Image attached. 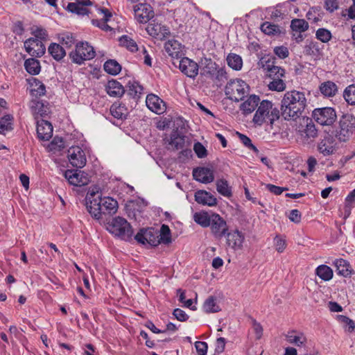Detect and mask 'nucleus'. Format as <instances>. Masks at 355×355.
Instances as JSON below:
<instances>
[{
    "label": "nucleus",
    "instance_id": "nucleus-1",
    "mask_svg": "<svg viewBox=\"0 0 355 355\" xmlns=\"http://www.w3.org/2000/svg\"><path fill=\"white\" fill-rule=\"evenodd\" d=\"M306 105V98L303 92L296 90L287 92L282 100V116L286 121L300 119Z\"/></svg>",
    "mask_w": 355,
    "mask_h": 355
},
{
    "label": "nucleus",
    "instance_id": "nucleus-2",
    "mask_svg": "<svg viewBox=\"0 0 355 355\" xmlns=\"http://www.w3.org/2000/svg\"><path fill=\"white\" fill-rule=\"evenodd\" d=\"M295 130L297 141L304 146L313 144L318 135V129L312 119L309 117L300 118Z\"/></svg>",
    "mask_w": 355,
    "mask_h": 355
},
{
    "label": "nucleus",
    "instance_id": "nucleus-3",
    "mask_svg": "<svg viewBox=\"0 0 355 355\" xmlns=\"http://www.w3.org/2000/svg\"><path fill=\"white\" fill-rule=\"evenodd\" d=\"M279 117L280 112L278 108L274 107L271 101L263 100L254 115L253 122L258 125H261L264 122L268 121L272 126Z\"/></svg>",
    "mask_w": 355,
    "mask_h": 355
},
{
    "label": "nucleus",
    "instance_id": "nucleus-4",
    "mask_svg": "<svg viewBox=\"0 0 355 355\" xmlns=\"http://www.w3.org/2000/svg\"><path fill=\"white\" fill-rule=\"evenodd\" d=\"M200 76L210 78L216 84H222L227 80V73L211 58H205L201 61Z\"/></svg>",
    "mask_w": 355,
    "mask_h": 355
},
{
    "label": "nucleus",
    "instance_id": "nucleus-5",
    "mask_svg": "<svg viewBox=\"0 0 355 355\" xmlns=\"http://www.w3.org/2000/svg\"><path fill=\"white\" fill-rule=\"evenodd\" d=\"M249 91V85L241 79L230 80L225 89V95L236 102L242 101L248 94Z\"/></svg>",
    "mask_w": 355,
    "mask_h": 355
},
{
    "label": "nucleus",
    "instance_id": "nucleus-6",
    "mask_svg": "<svg viewBox=\"0 0 355 355\" xmlns=\"http://www.w3.org/2000/svg\"><path fill=\"white\" fill-rule=\"evenodd\" d=\"M96 56L94 47L87 42H80L76 44V49L69 53L72 62L81 64L86 60H92Z\"/></svg>",
    "mask_w": 355,
    "mask_h": 355
},
{
    "label": "nucleus",
    "instance_id": "nucleus-7",
    "mask_svg": "<svg viewBox=\"0 0 355 355\" xmlns=\"http://www.w3.org/2000/svg\"><path fill=\"white\" fill-rule=\"evenodd\" d=\"M110 232L121 239L128 241L133 234L130 224L123 218L118 216L112 219L110 224Z\"/></svg>",
    "mask_w": 355,
    "mask_h": 355
},
{
    "label": "nucleus",
    "instance_id": "nucleus-8",
    "mask_svg": "<svg viewBox=\"0 0 355 355\" xmlns=\"http://www.w3.org/2000/svg\"><path fill=\"white\" fill-rule=\"evenodd\" d=\"M86 207L91 216L97 220L102 218L103 211L101 205V196L98 191L89 190L87 193Z\"/></svg>",
    "mask_w": 355,
    "mask_h": 355
},
{
    "label": "nucleus",
    "instance_id": "nucleus-9",
    "mask_svg": "<svg viewBox=\"0 0 355 355\" xmlns=\"http://www.w3.org/2000/svg\"><path fill=\"white\" fill-rule=\"evenodd\" d=\"M312 117L322 125H331L336 121V110L331 107L315 108L312 112Z\"/></svg>",
    "mask_w": 355,
    "mask_h": 355
},
{
    "label": "nucleus",
    "instance_id": "nucleus-10",
    "mask_svg": "<svg viewBox=\"0 0 355 355\" xmlns=\"http://www.w3.org/2000/svg\"><path fill=\"white\" fill-rule=\"evenodd\" d=\"M340 130L336 137L340 141H345L355 130V116L352 114H344L339 121Z\"/></svg>",
    "mask_w": 355,
    "mask_h": 355
},
{
    "label": "nucleus",
    "instance_id": "nucleus-11",
    "mask_svg": "<svg viewBox=\"0 0 355 355\" xmlns=\"http://www.w3.org/2000/svg\"><path fill=\"white\" fill-rule=\"evenodd\" d=\"M135 239L141 244H148L150 246H157L160 243L159 232L153 228L141 229Z\"/></svg>",
    "mask_w": 355,
    "mask_h": 355
},
{
    "label": "nucleus",
    "instance_id": "nucleus-12",
    "mask_svg": "<svg viewBox=\"0 0 355 355\" xmlns=\"http://www.w3.org/2000/svg\"><path fill=\"white\" fill-rule=\"evenodd\" d=\"M173 64L176 67L178 64L180 70L189 78H194L198 73V64L187 57L183 56L180 60L174 61Z\"/></svg>",
    "mask_w": 355,
    "mask_h": 355
},
{
    "label": "nucleus",
    "instance_id": "nucleus-13",
    "mask_svg": "<svg viewBox=\"0 0 355 355\" xmlns=\"http://www.w3.org/2000/svg\"><path fill=\"white\" fill-rule=\"evenodd\" d=\"M209 226L211 233L216 238L218 239L224 236L228 230L226 221L218 214H211V220Z\"/></svg>",
    "mask_w": 355,
    "mask_h": 355
},
{
    "label": "nucleus",
    "instance_id": "nucleus-14",
    "mask_svg": "<svg viewBox=\"0 0 355 355\" xmlns=\"http://www.w3.org/2000/svg\"><path fill=\"white\" fill-rule=\"evenodd\" d=\"M26 51L33 57L40 58L46 51L44 44L41 40L30 37L24 42Z\"/></svg>",
    "mask_w": 355,
    "mask_h": 355
},
{
    "label": "nucleus",
    "instance_id": "nucleus-15",
    "mask_svg": "<svg viewBox=\"0 0 355 355\" xmlns=\"http://www.w3.org/2000/svg\"><path fill=\"white\" fill-rule=\"evenodd\" d=\"M68 158L70 164L74 167L81 168L86 164L85 153L79 146H72L68 150Z\"/></svg>",
    "mask_w": 355,
    "mask_h": 355
},
{
    "label": "nucleus",
    "instance_id": "nucleus-16",
    "mask_svg": "<svg viewBox=\"0 0 355 355\" xmlns=\"http://www.w3.org/2000/svg\"><path fill=\"white\" fill-rule=\"evenodd\" d=\"M262 68L267 71L268 76L271 79L276 78H283L285 76L284 69L275 65L274 58L266 60L262 58L260 60Z\"/></svg>",
    "mask_w": 355,
    "mask_h": 355
},
{
    "label": "nucleus",
    "instance_id": "nucleus-17",
    "mask_svg": "<svg viewBox=\"0 0 355 355\" xmlns=\"http://www.w3.org/2000/svg\"><path fill=\"white\" fill-rule=\"evenodd\" d=\"M135 17L139 23H147L154 17V12L150 5L139 3L134 6Z\"/></svg>",
    "mask_w": 355,
    "mask_h": 355
},
{
    "label": "nucleus",
    "instance_id": "nucleus-18",
    "mask_svg": "<svg viewBox=\"0 0 355 355\" xmlns=\"http://www.w3.org/2000/svg\"><path fill=\"white\" fill-rule=\"evenodd\" d=\"M146 30L150 36L159 40H163L170 34L168 27L162 25L155 21L150 22Z\"/></svg>",
    "mask_w": 355,
    "mask_h": 355
},
{
    "label": "nucleus",
    "instance_id": "nucleus-19",
    "mask_svg": "<svg viewBox=\"0 0 355 355\" xmlns=\"http://www.w3.org/2000/svg\"><path fill=\"white\" fill-rule=\"evenodd\" d=\"M146 103L148 108L157 114H163L166 111V103L162 99L155 94H148L146 99Z\"/></svg>",
    "mask_w": 355,
    "mask_h": 355
},
{
    "label": "nucleus",
    "instance_id": "nucleus-20",
    "mask_svg": "<svg viewBox=\"0 0 355 355\" xmlns=\"http://www.w3.org/2000/svg\"><path fill=\"white\" fill-rule=\"evenodd\" d=\"M166 52L172 59L182 58L184 55V46L175 40H170L164 44Z\"/></svg>",
    "mask_w": 355,
    "mask_h": 355
},
{
    "label": "nucleus",
    "instance_id": "nucleus-21",
    "mask_svg": "<svg viewBox=\"0 0 355 355\" xmlns=\"http://www.w3.org/2000/svg\"><path fill=\"white\" fill-rule=\"evenodd\" d=\"M65 178L70 184L81 187L88 184L89 178L82 171L67 170L64 173Z\"/></svg>",
    "mask_w": 355,
    "mask_h": 355
},
{
    "label": "nucleus",
    "instance_id": "nucleus-22",
    "mask_svg": "<svg viewBox=\"0 0 355 355\" xmlns=\"http://www.w3.org/2000/svg\"><path fill=\"white\" fill-rule=\"evenodd\" d=\"M193 177L196 181L204 184L210 183L214 180L213 171L207 167L194 168Z\"/></svg>",
    "mask_w": 355,
    "mask_h": 355
},
{
    "label": "nucleus",
    "instance_id": "nucleus-23",
    "mask_svg": "<svg viewBox=\"0 0 355 355\" xmlns=\"http://www.w3.org/2000/svg\"><path fill=\"white\" fill-rule=\"evenodd\" d=\"M37 134L40 140H49L53 135V126L51 123L46 120L37 121Z\"/></svg>",
    "mask_w": 355,
    "mask_h": 355
},
{
    "label": "nucleus",
    "instance_id": "nucleus-24",
    "mask_svg": "<svg viewBox=\"0 0 355 355\" xmlns=\"http://www.w3.org/2000/svg\"><path fill=\"white\" fill-rule=\"evenodd\" d=\"M101 12L103 14L102 19H92V23L94 26H97L104 31H113L114 28L107 24L112 17V12L107 8H102L100 10Z\"/></svg>",
    "mask_w": 355,
    "mask_h": 355
},
{
    "label": "nucleus",
    "instance_id": "nucleus-25",
    "mask_svg": "<svg viewBox=\"0 0 355 355\" xmlns=\"http://www.w3.org/2000/svg\"><path fill=\"white\" fill-rule=\"evenodd\" d=\"M195 200L201 205L215 206L217 204V199L209 192L205 190H198L195 193Z\"/></svg>",
    "mask_w": 355,
    "mask_h": 355
},
{
    "label": "nucleus",
    "instance_id": "nucleus-26",
    "mask_svg": "<svg viewBox=\"0 0 355 355\" xmlns=\"http://www.w3.org/2000/svg\"><path fill=\"white\" fill-rule=\"evenodd\" d=\"M30 107L35 119H37L38 116L44 117L46 116L49 112L48 105L36 98L31 101Z\"/></svg>",
    "mask_w": 355,
    "mask_h": 355
},
{
    "label": "nucleus",
    "instance_id": "nucleus-27",
    "mask_svg": "<svg viewBox=\"0 0 355 355\" xmlns=\"http://www.w3.org/2000/svg\"><path fill=\"white\" fill-rule=\"evenodd\" d=\"M107 93L112 97H121L125 93L123 85L116 80H110L106 85Z\"/></svg>",
    "mask_w": 355,
    "mask_h": 355
},
{
    "label": "nucleus",
    "instance_id": "nucleus-28",
    "mask_svg": "<svg viewBox=\"0 0 355 355\" xmlns=\"http://www.w3.org/2000/svg\"><path fill=\"white\" fill-rule=\"evenodd\" d=\"M334 266L336 268L337 273L345 277H350L353 272L349 263L343 259H336L334 261Z\"/></svg>",
    "mask_w": 355,
    "mask_h": 355
},
{
    "label": "nucleus",
    "instance_id": "nucleus-29",
    "mask_svg": "<svg viewBox=\"0 0 355 355\" xmlns=\"http://www.w3.org/2000/svg\"><path fill=\"white\" fill-rule=\"evenodd\" d=\"M244 237L241 232L235 230L227 234V243L233 249L242 246Z\"/></svg>",
    "mask_w": 355,
    "mask_h": 355
},
{
    "label": "nucleus",
    "instance_id": "nucleus-30",
    "mask_svg": "<svg viewBox=\"0 0 355 355\" xmlns=\"http://www.w3.org/2000/svg\"><path fill=\"white\" fill-rule=\"evenodd\" d=\"M103 214H112L117 211L118 202L110 197L101 198Z\"/></svg>",
    "mask_w": 355,
    "mask_h": 355
},
{
    "label": "nucleus",
    "instance_id": "nucleus-31",
    "mask_svg": "<svg viewBox=\"0 0 355 355\" xmlns=\"http://www.w3.org/2000/svg\"><path fill=\"white\" fill-rule=\"evenodd\" d=\"M259 101L260 99L258 96L250 95L249 98L241 105L240 109L245 114H250L257 107Z\"/></svg>",
    "mask_w": 355,
    "mask_h": 355
},
{
    "label": "nucleus",
    "instance_id": "nucleus-32",
    "mask_svg": "<svg viewBox=\"0 0 355 355\" xmlns=\"http://www.w3.org/2000/svg\"><path fill=\"white\" fill-rule=\"evenodd\" d=\"M48 52L56 61H60L66 55L64 47L57 43H51L48 48Z\"/></svg>",
    "mask_w": 355,
    "mask_h": 355
},
{
    "label": "nucleus",
    "instance_id": "nucleus-33",
    "mask_svg": "<svg viewBox=\"0 0 355 355\" xmlns=\"http://www.w3.org/2000/svg\"><path fill=\"white\" fill-rule=\"evenodd\" d=\"M320 92L327 97H333L338 92L337 85L332 81H325L320 85Z\"/></svg>",
    "mask_w": 355,
    "mask_h": 355
},
{
    "label": "nucleus",
    "instance_id": "nucleus-34",
    "mask_svg": "<svg viewBox=\"0 0 355 355\" xmlns=\"http://www.w3.org/2000/svg\"><path fill=\"white\" fill-rule=\"evenodd\" d=\"M287 341L297 347H302L306 343V338L303 334H296L295 331L288 332L286 336Z\"/></svg>",
    "mask_w": 355,
    "mask_h": 355
},
{
    "label": "nucleus",
    "instance_id": "nucleus-35",
    "mask_svg": "<svg viewBox=\"0 0 355 355\" xmlns=\"http://www.w3.org/2000/svg\"><path fill=\"white\" fill-rule=\"evenodd\" d=\"M24 67L27 72L32 75H37L41 69L40 62L34 58L26 60Z\"/></svg>",
    "mask_w": 355,
    "mask_h": 355
},
{
    "label": "nucleus",
    "instance_id": "nucleus-36",
    "mask_svg": "<svg viewBox=\"0 0 355 355\" xmlns=\"http://www.w3.org/2000/svg\"><path fill=\"white\" fill-rule=\"evenodd\" d=\"M217 191L225 197H230L232 195V188L229 186L228 182L225 179H219L216 180Z\"/></svg>",
    "mask_w": 355,
    "mask_h": 355
},
{
    "label": "nucleus",
    "instance_id": "nucleus-37",
    "mask_svg": "<svg viewBox=\"0 0 355 355\" xmlns=\"http://www.w3.org/2000/svg\"><path fill=\"white\" fill-rule=\"evenodd\" d=\"M193 220L196 223L202 227H207L210 225L211 215L209 216L208 213L204 211L196 212L193 215Z\"/></svg>",
    "mask_w": 355,
    "mask_h": 355
},
{
    "label": "nucleus",
    "instance_id": "nucleus-38",
    "mask_svg": "<svg viewBox=\"0 0 355 355\" xmlns=\"http://www.w3.org/2000/svg\"><path fill=\"white\" fill-rule=\"evenodd\" d=\"M216 297L209 296L203 304V309L206 313H217L220 311L219 306L216 303Z\"/></svg>",
    "mask_w": 355,
    "mask_h": 355
},
{
    "label": "nucleus",
    "instance_id": "nucleus-39",
    "mask_svg": "<svg viewBox=\"0 0 355 355\" xmlns=\"http://www.w3.org/2000/svg\"><path fill=\"white\" fill-rule=\"evenodd\" d=\"M316 275L324 281H329L333 277L332 269L326 265H320L315 270Z\"/></svg>",
    "mask_w": 355,
    "mask_h": 355
},
{
    "label": "nucleus",
    "instance_id": "nucleus-40",
    "mask_svg": "<svg viewBox=\"0 0 355 355\" xmlns=\"http://www.w3.org/2000/svg\"><path fill=\"white\" fill-rule=\"evenodd\" d=\"M104 70L109 74L116 76L121 70V66L115 60H108L104 63Z\"/></svg>",
    "mask_w": 355,
    "mask_h": 355
},
{
    "label": "nucleus",
    "instance_id": "nucleus-41",
    "mask_svg": "<svg viewBox=\"0 0 355 355\" xmlns=\"http://www.w3.org/2000/svg\"><path fill=\"white\" fill-rule=\"evenodd\" d=\"M119 42L121 46L125 47L128 50L132 52H136L138 51V46L136 42L126 35H122L119 38Z\"/></svg>",
    "mask_w": 355,
    "mask_h": 355
},
{
    "label": "nucleus",
    "instance_id": "nucleus-42",
    "mask_svg": "<svg viewBox=\"0 0 355 355\" xmlns=\"http://www.w3.org/2000/svg\"><path fill=\"white\" fill-rule=\"evenodd\" d=\"M330 139L322 140L318 146V150L324 156L332 155L335 150L334 146L330 142Z\"/></svg>",
    "mask_w": 355,
    "mask_h": 355
},
{
    "label": "nucleus",
    "instance_id": "nucleus-43",
    "mask_svg": "<svg viewBox=\"0 0 355 355\" xmlns=\"http://www.w3.org/2000/svg\"><path fill=\"white\" fill-rule=\"evenodd\" d=\"M227 64L232 69L239 71L242 68L243 61L240 55L230 53L227 58Z\"/></svg>",
    "mask_w": 355,
    "mask_h": 355
},
{
    "label": "nucleus",
    "instance_id": "nucleus-44",
    "mask_svg": "<svg viewBox=\"0 0 355 355\" xmlns=\"http://www.w3.org/2000/svg\"><path fill=\"white\" fill-rule=\"evenodd\" d=\"M291 28L293 31L301 33L309 29V24L303 19H294L291 22Z\"/></svg>",
    "mask_w": 355,
    "mask_h": 355
},
{
    "label": "nucleus",
    "instance_id": "nucleus-45",
    "mask_svg": "<svg viewBox=\"0 0 355 355\" xmlns=\"http://www.w3.org/2000/svg\"><path fill=\"white\" fill-rule=\"evenodd\" d=\"M143 91V87L136 81L129 82L128 85L127 94L132 98H137Z\"/></svg>",
    "mask_w": 355,
    "mask_h": 355
},
{
    "label": "nucleus",
    "instance_id": "nucleus-46",
    "mask_svg": "<svg viewBox=\"0 0 355 355\" xmlns=\"http://www.w3.org/2000/svg\"><path fill=\"white\" fill-rule=\"evenodd\" d=\"M261 30L263 33L268 35H276L281 33L279 26L268 21H265L261 24Z\"/></svg>",
    "mask_w": 355,
    "mask_h": 355
},
{
    "label": "nucleus",
    "instance_id": "nucleus-47",
    "mask_svg": "<svg viewBox=\"0 0 355 355\" xmlns=\"http://www.w3.org/2000/svg\"><path fill=\"white\" fill-rule=\"evenodd\" d=\"M110 112L114 118L123 119L127 114V108L124 105L113 104L110 107Z\"/></svg>",
    "mask_w": 355,
    "mask_h": 355
},
{
    "label": "nucleus",
    "instance_id": "nucleus-48",
    "mask_svg": "<svg viewBox=\"0 0 355 355\" xmlns=\"http://www.w3.org/2000/svg\"><path fill=\"white\" fill-rule=\"evenodd\" d=\"M185 136L180 135L178 134H173L171 137L170 144L175 150L182 149L185 146Z\"/></svg>",
    "mask_w": 355,
    "mask_h": 355
},
{
    "label": "nucleus",
    "instance_id": "nucleus-49",
    "mask_svg": "<svg viewBox=\"0 0 355 355\" xmlns=\"http://www.w3.org/2000/svg\"><path fill=\"white\" fill-rule=\"evenodd\" d=\"M85 6V5H82V3H78V1L75 3H69L67 10L72 13L83 16L87 15L88 12L87 9L84 8Z\"/></svg>",
    "mask_w": 355,
    "mask_h": 355
},
{
    "label": "nucleus",
    "instance_id": "nucleus-50",
    "mask_svg": "<svg viewBox=\"0 0 355 355\" xmlns=\"http://www.w3.org/2000/svg\"><path fill=\"white\" fill-rule=\"evenodd\" d=\"M160 243L169 244L171 243V230L168 225H162L159 232Z\"/></svg>",
    "mask_w": 355,
    "mask_h": 355
},
{
    "label": "nucleus",
    "instance_id": "nucleus-51",
    "mask_svg": "<svg viewBox=\"0 0 355 355\" xmlns=\"http://www.w3.org/2000/svg\"><path fill=\"white\" fill-rule=\"evenodd\" d=\"M343 97L349 104L355 105V85H350L345 88Z\"/></svg>",
    "mask_w": 355,
    "mask_h": 355
},
{
    "label": "nucleus",
    "instance_id": "nucleus-52",
    "mask_svg": "<svg viewBox=\"0 0 355 355\" xmlns=\"http://www.w3.org/2000/svg\"><path fill=\"white\" fill-rule=\"evenodd\" d=\"M282 78H272L268 84V88L271 91L282 92L286 89V84Z\"/></svg>",
    "mask_w": 355,
    "mask_h": 355
},
{
    "label": "nucleus",
    "instance_id": "nucleus-53",
    "mask_svg": "<svg viewBox=\"0 0 355 355\" xmlns=\"http://www.w3.org/2000/svg\"><path fill=\"white\" fill-rule=\"evenodd\" d=\"M304 53L307 55L317 56L320 53V48L317 42L311 41L304 46Z\"/></svg>",
    "mask_w": 355,
    "mask_h": 355
},
{
    "label": "nucleus",
    "instance_id": "nucleus-54",
    "mask_svg": "<svg viewBox=\"0 0 355 355\" xmlns=\"http://www.w3.org/2000/svg\"><path fill=\"white\" fill-rule=\"evenodd\" d=\"M315 37L322 42L327 43L331 40L332 35L328 29L320 28L316 31Z\"/></svg>",
    "mask_w": 355,
    "mask_h": 355
},
{
    "label": "nucleus",
    "instance_id": "nucleus-55",
    "mask_svg": "<svg viewBox=\"0 0 355 355\" xmlns=\"http://www.w3.org/2000/svg\"><path fill=\"white\" fill-rule=\"evenodd\" d=\"M32 86H35L36 88L31 89V92L36 96H41L45 94L46 87L45 85L37 78H33Z\"/></svg>",
    "mask_w": 355,
    "mask_h": 355
},
{
    "label": "nucleus",
    "instance_id": "nucleus-56",
    "mask_svg": "<svg viewBox=\"0 0 355 355\" xmlns=\"http://www.w3.org/2000/svg\"><path fill=\"white\" fill-rule=\"evenodd\" d=\"M337 320L343 324L344 327L349 332H352L355 328L354 322L348 317L343 315H337Z\"/></svg>",
    "mask_w": 355,
    "mask_h": 355
},
{
    "label": "nucleus",
    "instance_id": "nucleus-57",
    "mask_svg": "<svg viewBox=\"0 0 355 355\" xmlns=\"http://www.w3.org/2000/svg\"><path fill=\"white\" fill-rule=\"evenodd\" d=\"M51 151H60L64 148V141L62 137H55L49 146Z\"/></svg>",
    "mask_w": 355,
    "mask_h": 355
},
{
    "label": "nucleus",
    "instance_id": "nucleus-58",
    "mask_svg": "<svg viewBox=\"0 0 355 355\" xmlns=\"http://www.w3.org/2000/svg\"><path fill=\"white\" fill-rule=\"evenodd\" d=\"M75 38L73 37L72 34L70 33L64 34L60 39L62 46L67 49L71 48L72 45L75 44Z\"/></svg>",
    "mask_w": 355,
    "mask_h": 355
},
{
    "label": "nucleus",
    "instance_id": "nucleus-59",
    "mask_svg": "<svg viewBox=\"0 0 355 355\" xmlns=\"http://www.w3.org/2000/svg\"><path fill=\"white\" fill-rule=\"evenodd\" d=\"M193 150L198 158H204L207 155V150L205 146L200 142H197L194 144Z\"/></svg>",
    "mask_w": 355,
    "mask_h": 355
},
{
    "label": "nucleus",
    "instance_id": "nucleus-60",
    "mask_svg": "<svg viewBox=\"0 0 355 355\" xmlns=\"http://www.w3.org/2000/svg\"><path fill=\"white\" fill-rule=\"evenodd\" d=\"M32 34L35 36L34 38H36L39 40H46L48 37L46 31L41 27H36L34 29L33 28Z\"/></svg>",
    "mask_w": 355,
    "mask_h": 355
},
{
    "label": "nucleus",
    "instance_id": "nucleus-61",
    "mask_svg": "<svg viewBox=\"0 0 355 355\" xmlns=\"http://www.w3.org/2000/svg\"><path fill=\"white\" fill-rule=\"evenodd\" d=\"M195 347L198 355L207 354L208 349L207 343L202 341H196L195 343Z\"/></svg>",
    "mask_w": 355,
    "mask_h": 355
},
{
    "label": "nucleus",
    "instance_id": "nucleus-62",
    "mask_svg": "<svg viewBox=\"0 0 355 355\" xmlns=\"http://www.w3.org/2000/svg\"><path fill=\"white\" fill-rule=\"evenodd\" d=\"M252 324L253 331L256 335V338L257 340L260 339L263 335L262 326L254 319H252Z\"/></svg>",
    "mask_w": 355,
    "mask_h": 355
},
{
    "label": "nucleus",
    "instance_id": "nucleus-63",
    "mask_svg": "<svg viewBox=\"0 0 355 355\" xmlns=\"http://www.w3.org/2000/svg\"><path fill=\"white\" fill-rule=\"evenodd\" d=\"M275 53L282 59H284L288 56L289 52L287 47L284 46H277L274 49Z\"/></svg>",
    "mask_w": 355,
    "mask_h": 355
},
{
    "label": "nucleus",
    "instance_id": "nucleus-64",
    "mask_svg": "<svg viewBox=\"0 0 355 355\" xmlns=\"http://www.w3.org/2000/svg\"><path fill=\"white\" fill-rule=\"evenodd\" d=\"M173 315L180 322H185L189 318L188 315L183 310L178 308L173 310Z\"/></svg>",
    "mask_w": 355,
    "mask_h": 355
}]
</instances>
